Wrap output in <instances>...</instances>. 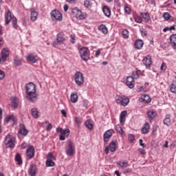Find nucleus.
<instances>
[{
	"label": "nucleus",
	"mask_w": 176,
	"mask_h": 176,
	"mask_svg": "<svg viewBox=\"0 0 176 176\" xmlns=\"http://www.w3.org/2000/svg\"><path fill=\"white\" fill-rule=\"evenodd\" d=\"M3 38H2L1 36H0V46H3Z\"/></svg>",
	"instance_id": "obj_63"
},
{
	"label": "nucleus",
	"mask_w": 176,
	"mask_h": 176,
	"mask_svg": "<svg viewBox=\"0 0 176 176\" xmlns=\"http://www.w3.org/2000/svg\"><path fill=\"white\" fill-rule=\"evenodd\" d=\"M139 142H140V146H142V148H146V146H145V144H144V140H142V139H140L139 140Z\"/></svg>",
	"instance_id": "obj_57"
},
{
	"label": "nucleus",
	"mask_w": 176,
	"mask_h": 176,
	"mask_svg": "<svg viewBox=\"0 0 176 176\" xmlns=\"http://www.w3.org/2000/svg\"><path fill=\"white\" fill-rule=\"evenodd\" d=\"M47 159H54V156H53V153H48Z\"/></svg>",
	"instance_id": "obj_61"
},
{
	"label": "nucleus",
	"mask_w": 176,
	"mask_h": 176,
	"mask_svg": "<svg viewBox=\"0 0 176 176\" xmlns=\"http://www.w3.org/2000/svg\"><path fill=\"white\" fill-rule=\"evenodd\" d=\"M30 20L31 21H36V19H38V12L35 11L34 8L30 10Z\"/></svg>",
	"instance_id": "obj_23"
},
{
	"label": "nucleus",
	"mask_w": 176,
	"mask_h": 176,
	"mask_svg": "<svg viewBox=\"0 0 176 176\" xmlns=\"http://www.w3.org/2000/svg\"><path fill=\"white\" fill-rule=\"evenodd\" d=\"M116 102L117 104H119V105H122V107H127L130 102V99L126 96L116 95Z\"/></svg>",
	"instance_id": "obj_3"
},
{
	"label": "nucleus",
	"mask_w": 176,
	"mask_h": 176,
	"mask_svg": "<svg viewBox=\"0 0 176 176\" xmlns=\"http://www.w3.org/2000/svg\"><path fill=\"white\" fill-rule=\"evenodd\" d=\"M60 113H62L65 118H67V112L65 111V110H61Z\"/></svg>",
	"instance_id": "obj_62"
},
{
	"label": "nucleus",
	"mask_w": 176,
	"mask_h": 176,
	"mask_svg": "<svg viewBox=\"0 0 176 176\" xmlns=\"http://www.w3.org/2000/svg\"><path fill=\"white\" fill-rule=\"evenodd\" d=\"M52 129H53V125H52V124H48V125L47 126V129L46 130L47 131H50V130H52Z\"/></svg>",
	"instance_id": "obj_58"
},
{
	"label": "nucleus",
	"mask_w": 176,
	"mask_h": 176,
	"mask_svg": "<svg viewBox=\"0 0 176 176\" xmlns=\"http://www.w3.org/2000/svg\"><path fill=\"white\" fill-rule=\"evenodd\" d=\"M169 90L170 93H174L176 94V84L175 83H172L169 85Z\"/></svg>",
	"instance_id": "obj_43"
},
{
	"label": "nucleus",
	"mask_w": 176,
	"mask_h": 176,
	"mask_svg": "<svg viewBox=\"0 0 176 176\" xmlns=\"http://www.w3.org/2000/svg\"><path fill=\"white\" fill-rule=\"evenodd\" d=\"M63 9L65 12H68V9H69V7L68 6V5H65Z\"/></svg>",
	"instance_id": "obj_64"
},
{
	"label": "nucleus",
	"mask_w": 176,
	"mask_h": 176,
	"mask_svg": "<svg viewBox=\"0 0 176 176\" xmlns=\"http://www.w3.org/2000/svg\"><path fill=\"white\" fill-rule=\"evenodd\" d=\"M74 122H75V123H76V124H78V126H80V124L82 123V118L75 117Z\"/></svg>",
	"instance_id": "obj_50"
},
{
	"label": "nucleus",
	"mask_w": 176,
	"mask_h": 176,
	"mask_svg": "<svg viewBox=\"0 0 176 176\" xmlns=\"http://www.w3.org/2000/svg\"><path fill=\"white\" fill-rule=\"evenodd\" d=\"M6 148L13 149L16 146V138L12 135H7L4 141Z\"/></svg>",
	"instance_id": "obj_4"
},
{
	"label": "nucleus",
	"mask_w": 176,
	"mask_h": 176,
	"mask_svg": "<svg viewBox=\"0 0 176 176\" xmlns=\"http://www.w3.org/2000/svg\"><path fill=\"white\" fill-rule=\"evenodd\" d=\"M134 45L135 49H142V46H144V41L141 39L136 40Z\"/></svg>",
	"instance_id": "obj_28"
},
{
	"label": "nucleus",
	"mask_w": 176,
	"mask_h": 176,
	"mask_svg": "<svg viewBox=\"0 0 176 176\" xmlns=\"http://www.w3.org/2000/svg\"><path fill=\"white\" fill-rule=\"evenodd\" d=\"M115 129L117 133H119L120 135H124V131H123V129L120 125H116Z\"/></svg>",
	"instance_id": "obj_41"
},
{
	"label": "nucleus",
	"mask_w": 176,
	"mask_h": 176,
	"mask_svg": "<svg viewBox=\"0 0 176 176\" xmlns=\"http://www.w3.org/2000/svg\"><path fill=\"white\" fill-rule=\"evenodd\" d=\"M12 122V124H17V118H16V116H14V115H10L8 116L7 117H6L4 122H6V123H9L10 122Z\"/></svg>",
	"instance_id": "obj_18"
},
{
	"label": "nucleus",
	"mask_w": 176,
	"mask_h": 176,
	"mask_svg": "<svg viewBox=\"0 0 176 176\" xmlns=\"http://www.w3.org/2000/svg\"><path fill=\"white\" fill-rule=\"evenodd\" d=\"M26 98L31 102H36L39 95L36 94V85L34 82H30L25 85Z\"/></svg>",
	"instance_id": "obj_1"
},
{
	"label": "nucleus",
	"mask_w": 176,
	"mask_h": 176,
	"mask_svg": "<svg viewBox=\"0 0 176 176\" xmlns=\"http://www.w3.org/2000/svg\"><path fill=\"white\" fill-rule=\"evenodd\" d=\"M11 21L14 28H17V18H16V16H13Z\"/></svg>",
	"instance_id": "obj_46"
},
{
	"label": "nucleus",
	"mask_w": 176,
	"mask_h": 176,
	"mask_svg": "<svg viewBox=\"0 0 176 176\" xmlns=\"http://www.w3.org/2000/svg\"><path fill=\"white\" fill-rule=\"evenodd\" d=\"M72 13L74 17H76L78 20H85L87 17L86 12H82L81 10L77 8L72 10Z\"/></svg>",
	"instance_id": "obj_5"
},
{
	"label": "nucleus",
	"mask_w": 176,
	"mask_h": 176,
	"mask_svg": "<svg viewBox=\"0 0 176 176\" xmlns=\"http://www.w3.org/2000/svg\"><path fill=\"white\" fill-rule=\"evenodd\" d=\"M26 156L29 159H34V157L35 156V149L34 148V146H30L27 150H26Z\"/></svg>",
	"instance_id": "obj_14"
},
{
	"label": "nucleus",
	"mask_w": 176,
	"mask_h": 176,
	"mask_svg": "<svg viewBox=\"0 0 176 176\" xmlns=\"http://www.w3.org/2000/svg\"><path fill=\"white\" fill-rule=\"evenodd\" d=\"M9 56H10V50L9 48H3L0 53V58H1L2 63L6 62V60H8Z\"/></svg>",
	"instance_id": "obj_10"
},
{
	"label": "nucleus",
	"mask_w": 176,
	"mask_h": 176,
	"mask_svg": "<svg viewBox=\"0 0 176 176\" xmlns=\"http://www.w3.org/2000/svg\"><path fill=\"white\" fill-rule=\"evenodd\" d=\"M124 10L126 14H130L131 13V9L127 6H124Z\"/></svg>",
	"instance_id": "obj_48"
},
{
	"label": "nucleus",
	"mask_w": 176,
	"mask_h": 176,
	"mask_svg": "<svg viewBox=\"0 0 176 176\" xmlns=\"http://www.w3.org/2000/svg\"><path fill=\"white\" fill-rule=\"evenodd\" d=\"M150 129H151V125L149 124V123L145 122L144 125L141 129L142 134H148V133H149Z\"/></svg>",
	"instance_id": "obj_22"
},
{
	"label": "nucleus",
	"mask_w": 176,
	"mask_h": 176,
	"mask_svg": "<svg viewBox=\"0 0 176 176\" xmlns=\"http://www.w3.org/2000/svg\"><path fill=\"white\" fill-rule=\"evenodd\" d=\"M170 42L172 47L176 50V34H172L170 36Z\"/></svg>",
	"instance_id": "obj_31"
},
{
	"label": "nucleus",
	"mask_w": 176,
	"mask_h": 176,
	"mask_svg": "<svg viewBox=\"0 0 176 176\" xmlns=\"http://www.w3.org/2000/svg\"><path fill=\"white\" fill-rule=\"evenodd\" d=\"M98 30L101 31L102 34H107L108 33V29L107 28V26L105 25L102 24L98 27Z\"/></svg>",
	"instance_id": "obj_39"
},
{
	"label": "nucleus",
	"mask_w": 176,
	"mask_h": 176,
	"mask_svg": "<svg viewBox=\"0 0 176 176\" xmlns=\"http://www.w3.org/2000/svg\"><path fill=\"white\" fill-rule=\"evenodd\" d=\"M118 145V141H112L108 146L104 148V153L108 155L110 152H115L116 151V146Z\"/></svg>",
	"instance_id": "obj_9"
},
{
	"label": "nucleus",
	"mask_w": 176,
	"mask_h": 176,
	"mask_svg": "<svg viewBox=\"0 0 176 176\" xmlns=\"http://www.w3.org/2000/svg\"><path fill=\"white\" fill-rule=\"evenodd\" d=\"M117 166H119L120 167L126 168L129 166V162H121L118 161L116 163Z\"/></svg>",
	"instance_id": "obj_40"
},
{
	"label": "nucleus",
	"mask_w": 176,
	"mask_h": 176,
	"mask_svg": "<svg viewBox=\"0 0 176 176\" xmlns=\"http://www.w3.org/2000/svg\"><path fill=\"white\" fill-rule=\"evenodd\" d=\"M140 32L142 34V36H146V35H148V31H146L145 29H142Z\"/></svg>",
	"instance_id": "obj_52"
},
{
	"label": "nucleus",
	"mask_w": 176,
	"mask_h": 176,
	"mask_svg": "<svg viewBox=\"0 0 176 176\" xmlns=\"http://www.w3.org/2000/svg\"><path fill=\"white\" fill-rule=\"evenodd\" d=\"M23 63V60L20 58H19V56H16L14 58V65H16V67H19L20 65H21V64Z\"/></svg>",
	"instance_id": "obj_33"
},
{
	"label": "nucleus",
	"mask_w": 176,
	"mask_h": 176,
	"mask_svg": "<svg viewBox=\"0 0 176 176\" xmlns=\"http://www.w3.org/2000/svg\"><path fill=\"white\" fill-rule=\"evenodd\" d=\"M22 21H23V25L25 27H27V19H25V17L23 18Z\"/></svg>",
	"instance_id": "obj_60"
},
{
	"label": "nucleus",
	"mask_w": 176,
	"mask_h": 176,
	"mask_svg": "<svg viewBox=\"0 0 176 176\" xmlns=\"http://www.w3.org/2000/svg\"><path fill=\"white\" fill-rule=\"evenodd\" d=\"M74 80L78 86H82L85 83V77L80 72H76L74 74Z\"/></svg>",
	"instance_id": "obj_6"
},
{
	"label": "nucleus",
	"mask_w": 176,
	"mask_h": 176,
	"mask_svg": "<svg viewBox=\"0 0 176 176\" xmlns=\"http://www.w3.org/2000/svg\"><path fill=\"white\" fill-rule=\"evenodd\" d=\"M102 12L106 17H111V8L107 6H104L102 8Z\"/></svg>",
	"instance_id": "obj_26"
},
{
	"label": "nucleus",
	"mask_w": 176,
	"mask_h": 176,
	"mask_svg": "<svg viewBox=\"0 0 176 176\" xmlns=\"http://www.w3.org/2000/svg\"><path fill=\"white\" fill-rule=\"evenodd\" d=\"M57 133H60L61 135H65L66 137H68L69 135V129H63V128L58 127L56 129Z\"/></svg>",
	"instance_id": "obj_25"
},
{
	"label": "nucleus",
	"mask_w": 176,
	"mask_h": 176,
	"mask_svg": "<svg viewBox=\"0 0 176 176\" xmlns=\"http://www.w3.org/2000/svg\"><path fill=\"white\" fill-rule=\"evenodd\" d=\"M161 71H166L167 69V65L166 63H162L160 67Z\"/></svg>",
	"instance_id": "obj_53"
},
{
	"label": "nucleus",
	"mask_w": 176,
	"mask_h": 176,
	"mask_svg": "<svg viewBox=\"0 0 176 176\" xmlns=\"http://www.w3.org/2000/svg\"><path fill=\"white\" fill-rule=\"evenodd\" d=\"M11 100L12 108H17V107H19V99L16 97H13L11 98Z\"/></svg>",
	"instance_id": "obj_37"
},
{
	"label": "nucleus",
	"mask_w": 176,
	"mask_h": 176,
	"mask_svg": "<svg viewBox=\"0 0 176 176\" xmlns=\"http://www.w3.org/2000/svg\"><path fill=\"white\" fill-rule=\"evenodd\" d=\"M162 17L166 21H168V20L171 19V14H170V12H166L162 14Z\"/></svg>",
	"instance_id": "obj_44"
},
{
	"label": "nucleus",
	"mask_w": 176,
	"mask_h": 176,
	"mask_svg": "<svg viewBox=\"0 0 176 176\" xmlns=\"http://www.w3.org/2000/svg\"><path fill=\"white\" fill-rule=\"evenodd\" d=\"M64 42H65V37L63 34L59 33L56 36V41L54 42V46L56 47V46H58L60 43H64Z\"/></svg>",
	"instance_id": "obj_12"
},
{
	"label": "nucleus",
	"mask_w": 176,
	"mask_h": 176,
	"mask_svg": "<svg viewBox=\"0 0 176 176\" xmlns=\"http://www.w3.org/2000/svg\"><path fill=\"white\" fill-rule=\"evenodd\" d=\"M128 140H129V142L133 143V142H134V140H135V137L133 134H129L128 135Z\"/></svg>",
	"instance_id": "obj_49"
},
{
	"label": "nucleus",
	"mask_w": 176,
	"mask_h": 176,
	"mask_svg": "<svg viewBox=\"0 0 176 176\" xmlns=\"http://www.w3.org/2000/svg\"><path fill=\"white\" fill-rule=\"evenodd\" d=\"M140 75H141V71L140 70H138V71H135V72H133V76L135 79H138V78H140Z\"/></svg>",
	"instance_id": "obj_47"
},
{
	"label": "nucleus",
	"mask_w": 176,
	"mask_h": 176,
	"mask_svg": "<svg viewBox=\"0 0 176 176\" xmlns=\"http://www.w3.org/2000/svg\"><path fill=\"white\" fill-rule=\"evenodd\" d=\"M142 19L144 23H148L149 20H151V16L149 15V13L148 12H142L141 14Z\"/></svg>",
	"instance_id": "obj_27"
},
{
	"label": "nucleus",
	"mask_w": 176,
	"mask_h": 176,
	"mask_svg": "<svg viewBox=\"0 0 176 176\" xmlns=\"http://www.w3.org/2000/svg\"><path fill=\"white\" fill-rule=\"evenodd\" d=\"M28 174L31 176H35L36 174V166L31 164L28 169Z\"/></svg>",
	"instance_id": "obj_24"
},
{
	"label": "nucleus",
	"mask_w": 176,
	"mask_h": 176,
	"mask_svg": "<svg viewBox=\"0 0 176 176\" xmlns=\"http://www.w3.org/2000/svg\"><path fill=\"white\" fill-rule=\"evenodd\" d=\"M68 144L66 147V154L67 156H74L75 155V144L71 140H68Z\"/></svg>",
	"instance_id": "obj_7"
},
{
	"label": "nucleus",
	"mask_w": 176,
	"mask_h": 176,
	"mask_svg": "<svg viewBox=\"0 0 176 176\" xmlns=\"http://www.w3.org/2000/svg\"><path fill=\"white\" fill-rule=\"evenodd\" d=\"M134 78L133 76L126 77V86L129 87V89H134Z\"/></svg>",
	"instance_id": "obj_19"
},
{
	"label": "nucleus",
	"mask_w": 176,
	"mask_h": 176,
	"mask_svg": "<svg viewBox=\"0 0 176 176\" xmlns=\"http://www.w3.org/2000/svg\"><path fill=\"white\" fill-rule=\"evenodd\" d=\"M164 124L166 126H170L171 124V114H167L164 119Z\"/></svg>",
	"instance_id": "obj_30"
},
{
	"label": "nucleus",
	"mask_w": 176,
	"mask_h": 176,
	"mask_svg": "<svg viewBox=\"0 0 176 176\" xmlns=\"http://www.w3.org/2000/svg\"><path fill=\"white\" fill-rule=\"evenodd\" d=\"M20 135H23V137H25V135H28V129L25 127V125L24 124H19V130L18 131V137H20Z\"/></svg>",
	"instance_id": "obj_11"
},
{
	"label": "nucleus",
	"mask_w": 176,
	"mask_h": 176,
	"mask_svg": "<svg viewBox=\"0 0 176 176\" xmlns=\"http://www.w3.org/2000/svg\"><path fill=\"white\" fill-rule=\"evenodd\" d=\"M71 40L70 42H72V43H75V35L72 34L70 36Z\"/></svg>",
	"instance_id": "obj_59"
},
{
	"label": "nucleus",
	"mask_w": 176,
	"mask_h": 176,
	"mask_svg": "<svg viewBox=\"0 0 176 176\" xmlns=\"http://www.w3.org/2000/svg\"><path fill=\"white\" fill-rule=\"evenodd\" d=\"M15 162L19 166H21L23 164V160L21 159V155H20V153H16L15 156Z\"/></svg>",
	"instance_id": "obj_36"
},
{
	"label": "nucleus",
	"mask_w": 176,
	"mask_h": 176,
	"mask_svg": "<svg viewBox=\"0 0 176 176\" xmlns=\"http://www.w3.org/2000/svg\"><path fill=\"white\" fill-rule=\"evenodd\" d=\"M51 17L53 21H61L63 20V14L58 10H53L51 12Z\"/></svg>",
	"instance_id": "obj_8"
},
{
	"label": "nucleus",
	"mask_w": 176,
	"mask_h": 176,
	"mask_svg": "<svg viewBox=\"0 0 176 176\" xmlns=\"http://www.w3.org/2000/svg\"><path fill=\"white\" fill-rule=\"evenodd\" d=\"M113 133H115V131H113V129H109L106 131L103 134L104 142H108L109 141V138L112 137Z\"/></svg>",
	"instance_id": "obj_13"
},
{
	"label": "nucleus",
	"mask_w": 176,
	"mask_h": 176,
	"mask_svg": "<svg viewBox=\"0 0 176 176\" xmlns=\"http://www.w3.org/2000/svg\"><path fill=\"white\" fill-rule=\"evenodd\" d=\"M156 116H157V113L156 111L151 109L147 111V118L149 119V120H153Z\"/></svg>",
	"instance_id": "obj_20"
},
{
	"label": "nucleus",
	"mask_w": 176,
	"mask_h": 176,
	"mask_svg": "<svg viewBox=\"0 0 176 176\" xmlns=\"http://www.w3.org/2000/svg\"><path fill=\"white\" fill-rule=\"evenodd\" d=\"M80 57L83 61H89L90 60V50L86 47L79 49Z\"/></svg>",
	"instance_id": "obj_2"
},
{
	"label": "nucleus",
	"mask_w": 176,
	"mask_h": 176,
	"mask_svg": "<svg viewBox=\"0 0 176 176\" xmlns=\"http://www.w3.org/2000/svg\"><path fill=\"white\" fill-rule=\"evenodd\" d=\"M152 57L150 55H147L145 56L143 60L142 63L144 65H145L146 68H150L151 65H152Z\"/></svg>",
	"instance_id": "obj_15"
},
{
	"label": "nucleus",
	"mask_w": 176,
	"mask_h": 176,
	"mask_svg": "<svg viewBox=\"0 0 176 176\" xmlns=\"http://www.w3.org/2000/svg\"><path fill=\"white\" fill-rule=\"evenodd\" d=\"M126 115H127V111H122L120 115V122L122 124H124V122H126Z\"/></svg>",
	"instance_id": "obj_29"
},
{
	"label": "nucleus",
	"mask_w": 176,
	"mask_h": 176,
	"mask_svg": "<svg viewBox=\"0 0 176 176\" xmlns=\"http://www.w3.org/2000/svg\"><path fill=\"white\" fill-rule=\"evenodd\" d=\"M114 3L116 6H118V8H120V6H122L120 0H114Z\"/></svg>",
	"instance_id": "obj_54"
},
{
	"label": "nucleus",
	"mask_w": 176,
	"mask_h": 176,
	"mask_svg": "<svg viewBox=\"0 0 176 176\" xmlns=\"http://www.w3.org/2000/svg\"><path fill=\"white\" fill-rule=\"evenodd\" d=\"M138 152L140 153V155H146V152H145V149L144 148H139Z\"/></svg>",
	"instance_id": "obj_56"
},
{
	"label": "nucleus",
	"mask_w": 176,
	"mask_h": 176,
	"mask_svg": "<svg viewBox=\"0 0 176 176\" xmlns=\"http://www.w3.org/2000/svg\"><path fill=\"white\" fill-rule=\"evenodd\" d=\"M31 113L32 116L35 119H38L39 118V111H38V109L36 108H32L31 109Z\"/></svg>",
	"instance_id": "obj_34"
},
{
	"label": "nucleus",
	"mask_w": 176,
	"mask_h": 176,
	"mask_svg": "<svg viewBox=\"0 0 176 176\" xmlns=\"http://www.w3.org/2000/svg\"><path fill=\"white\" fill-rule=\"evenodd\" d=\"M70 100H71V102H73V104L78 102V94H72L70 96Z\"/></svg>",
	"instance_id": "obj_42"
},
{
	"label": "nucleus",
	"mask_w": 176,
	"mask_h": 176,
	"mask_svg": "<svg viewBox=\"0 0 176 176\" xmlns=\"http://www.w3.org/2000/svg\"><path fill=\"white\" fill-rule=\"evenodd\" d=\"M135 23H142V16H136L135 17Z\"/></svg>",
	"instance_id": "obj_51"
},
{
	"label": "nucleus",
	"mask_w": 176,
	"mask_h": 176,
	"mask_svg": "<svg viewBox=\"0 0 176 176\" xmlns=\"http://www.w3.org/2000/svg\"><path fill=\"white\" fill-rule=\"evenodd\" d=\"M5 78V72L0 69V80Z\"/></svg>",
	"instance_id": "obj_55"
},
{
	"label": "nucleus",
	"mask_w": 176,
	"mask_h": 176,
	"mask_svg": "<svg viewBox=\"0 0 176 176\" xmlns=\"http://www.w3.org/2000/svg\"><path fill=\"white\" fill-rule=\"evenodd\" d=\"M26 60L30 63H32L33 64H35V63L38 61V55H35L34 54H29L26 56Z\"/></svg>",
	"instance_id": "obj_17"
},
{
	"label": "nucleus",
	"mask_w": 176,
	"mask_h": 176,
	"mask_svg": "<svg viewBox=\"0 0 176 176\" xmlns=\"http://www.w3.org/2000/svg\"><path fill=\"white\" fill-rule=\"evenodd\" d=\"M122 36L124 39H128L129 38V30H123L122 32Z\"/></svg>",
	"instance_id": "obj_45"
},
{
	"label": "nucleus",
	"mask_w": 176,
	"mask_h": 176,
	"mask_svg": "<svg viewBox=\"0 0 176 176\" xmlns=\"http://www.w3.org/2000/svg\"><path fill=\"white\" fill-rule=\"evenodd\" d=\"M85 127H87L89 130H91L93 127H94V125L93 124V121L90 120H87L85 122Z\"/></svg>",
	"instance_id": "obj_35"
},
{
	"label": "nucleus",
	"mask_w": 176,
	"mask_h": 176,
	"mask_svg": "<svg viewBox=\"0 0 176 176\" xmlns=\"http://www.w3.org/2000/svg\"><path fill=\"white\" fill-rule=\"evenodd\" d=\"M93 2H94L93 0H85L84 6L87 8V9H91L93 7Z\"/></svg>",
	"instance_id": "obj_32"
},
{
	"label": "nucleus",
	"mask_w": 176,
	"mask_h": 176,
	"mask_svg": "<svg viewBox=\"0 0 176 176\" xmlns=\"http://www.w3.org/2000/svg\"><path fill=\"white\" fill-rule=\"evenodd\" d=\"M12 12L8 10L5 14L6 25H8V24H10V21H12Z\"/></svg>",
	"instance_id": "obj_21"
},
{
	"label": "nucleus",
	"mask_w": 176,
	"mask_h": 176,
	"mask_svg": "<svg viewBox=\"0 0 176 176\" xmlns=\"http://www.w3.org/2000/svg\"><path fill=\"white\" fill-rule=\"evenodd\" d=\"M54 162L50 158H47L46 162H45V166L46 167H54L55 166Z\"/></svg>",
	"instance_id": "obj_38"
},
{
	"label": "nucleus",
	"mask_w": 176,
	"mask_h": 176,
	"mask_svg": "<svg viewBox=\"0 0 176 176\" xmlns=\"http://www.w3.org/2000/svg\"><path fill=\"white\" fill-rule=\"evenodd\" d=\"M139 101L143 104H148L152 101V99L148 95L144 94L140 96Z\"/></svg>",
	"instance_id": "obj_16"
}]
</instances>
